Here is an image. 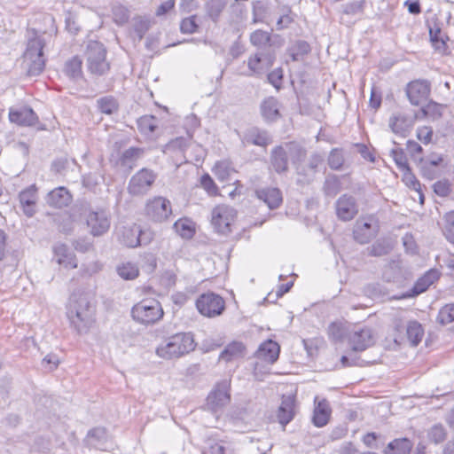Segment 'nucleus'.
Listing matches in <instances>:
<instances>
[{
  "label": "nucleus",
  "instance_id": "obj_1",
  "mask_svg": "<svg viewBox=\"0 0 454 454\" xmlns=\"http://www.w3.org/2000/svg\"><path fill=\"white\" fill-rule=\"evenodd\" d=\"M94 309L90 295L87 293H74L67 307V317L72 326L79 333H86L93 322Z\"/></svg>",
  "mask_w": 454,
  "mask_h": 454
},
{
  "label": "nucleus",
  "instance_id": "obj_2",
  "mask_svg": "<svg viewBox=\"0 0 454 454\" xmlns=\"http://www.w3.org/2000/svg\"><path fill=\"white\" fill-rule=\"evenodd\" d=\"M195 346L191 333H179L162 341L156 348V355L166 360L178 358L194 350Z\"/></svg>",
  "mask_w": 454,
  "mask_h": 454
},
{
  "label": "nucleus",
  "instance_id": "obj_3",
  "mask_svg": "<svg viewBox=\"0 0 454 454\" xmlns=\"http://www.w3.org/2000/svg\"><path fill=\"white\" fill-rule=\"evenodd\" d=\"M71 217L74 221L78 217L85 219L90 233L94 237L104 235L110 228V217L104 209H92L88 204H81L73 209Z\"/></svg>",
  "mask_w": 454,
  "mask_h": 454
},
{
  "label": "nucleus",
  "instance_id": "obj_4",
  "mask_svg": "<svg viewBox=\"0 0 454 454\" xmlns=\"http://www.w3.org/2000/svg\"><path fill=\"white\" fill-rule=\"evenodd\" d=\"M131 317L139 325L150 326L160 322L164 316L160 302L155 298H145L131 308Z\"/></svg>",
  "mask_w": 454,
  "mask_h": 454
},
{
  "label": "nucleus",
  "instance_id": "obj_5",
  "mask_svg": "<svg viewBox=\"0 0 454 454\" xmlns=\"http://www.w3.org/2000/svg\"><path fill=\"white\" fill-rule=\"evenodd\" d=\"M85 56L88 70L91 74L103 75L110 69V64L106 60V50L101 43L98 41L88 42Z\"/></svg>",
  "mask_w": 454,
  "mask_h": 454
},
{
  "label": "nucleus",
  "instance_id": "obj_6",
  "mask_svg": "<svg viewBox=\"0 0 454 454\" xmlns=\"http://www.w3.org/2000/svg\"><path fill=\"white\" fill-rule=\"evenodd\" d=\"M44 42L40 36H35L27 42L24 53V63L29 75H38L45 66V59L43 53Z\"/></svg>",
  "mask_w": 454,
  "mask_h": 454
},
{
  "label": "nucleus",
  "instance_id": "obj_7",
  "mask_svg": "<svg viewBox=\"0 0 454 454\" xmlns=\"http://www.w3.org/2000/svg\"><path fill=\"white\" fill-rule=\"evenodd\" d=\"M236 217L235 209L228 205H218L211 213V223L218 233L228 234Z\"/></svg>",
  "mask_w": 454,
  "mask_h": 454
},
{
  "label": "nucleus",
  "instance_id": "obj_8",
  "mask_svg": "<svg viewBox=\"0 0 454 454\" xmlns=\"http://www.w3.org/2000/svg\"><path fill=\"white\" fill-rule=\"evenodd\" d=\"M196 307L199 312L207 317L220 316L224 309V300L214 293L201 294L196 301Z\"/></svg>",
  "mask_w": 454,
  "mask_h": 454
},
{
  "label": "nucleus",
  "instance_id": "obj_9",
  "mask_svg": "<svg viewBox=\"0 0 454 454\" xmlns=\"http://www.w3.org/2000/svg\"><path fill=\"white\" fill-rule=\"evenodd\" d=\"M415 114L398 111L390 115L387 125L394 134L405 137L411 132L415 123Z\"/></svg>",
  "mask_w": 454,
  "mask_h": 454
},
{
  "label": "nucleus",
  "instance_id": "obj_10",
  "mask_svg": "<svg viewBox=\"0 0 454 454\" xmlns=\"http://www.w3.org/2000/svg\"><path fill=\"white\" fill-rule=\"evenodd\" d=\"M156 174L148 168H142L136 173L129 184V192L132 195H143L146 193L156 179Z\"/></svg>",
  "mask_w": 454,
  "mask_h": 454
},
{
  "label": "nucleus",
  "instance_id": "obj_11",
  "mask_svg": "<svg viewBox=\"0 0 454 454\" xmlns=\"http://www.w3.org/2000/svg\"><path fill=\"white\" fill-rule=\"evenodd\" d=\"M146 215L155 222H162L171 215L170 201L163 197H155L145 207Z\"/></svg>",
  "mask_w": 454,
  "mask_h": 454
},
{
  "label": "nucleus",
  "instance_id": "obj_12",
  "mask_svg": "<svg viewBox=\"0 0 454 454\" xmlns=\"http://www.w3.org/2000/svg\"><path fill=\"white\" fill-rule=\"evenodd\" d=\"M348 341L354 351H364L374 342L372 330L356 326L348 334Z\"/></svg>",
  "mask_w": 454,
  "mask_h": 454
},
{
  "label": "nucleus",
  "instance_id": "obj_13",
  "mask_svg": "<svg viewBox=\"0 0 454 454\" xmlns=\"http://www.w3.org/2000/svg\"><path fill=\"white\" fill-rule=\"evenodd\" d=\"M378 232V224L372 219H358L354 226V238L360 244H366Z\"/></svg>",
  "mask_w": 454,
  "mask_h": 454
},
{
  "label": "nucleus",
  "instance_id": "obj_14",
  "mask_svg": "<svg viewBox=\"0 0 454 454\" xmlns=\"http://www.w3.org/2000/svg\"><path fill=\"white\" fill-rule=\"evenodd\" d=\"M296 414V398L294 395H283L277 411L278 423L285 428Z\"/></svg>",
  "mask_w": 454,
  "mask_h": 454
},
{
  "label": "nucleus",
  "instance_id": "obj_15",
  "mask_svg": "<svg viewBox=\"0 0 454 454\" xmlns=\"http://www.w3.org/2000/svg\"><path fill=\"white\" fill-rule=\"evenodd\" d=\"M335 207L338 218L342 221H350L358 213L355 198L348 194H344L337 200Z\"/></svg>",
  "mask_w": 454,
  "mask_h": 454
},
{
  "label": "nucleus",
  "instance_id": "obj_16",
  "mask_svg": "<svg viewBox=\"0 0 454 454\" xmlns=\"http://www.w3.org/2000/svg\"><path fill=\"white\" fill-rule=\"evenodd\" d=\"M410 102L414 106L420 105L430 94V83L427 81H414L408 84L406 90Z\"/></svg>",
  "mask_w": 454,
  "mask_h": 454
},
{
  "label": "nucleus",
  "instance_id": "obj_17",
  "mask_svg": "<svg viewBox=\"0 0 454 454\" xmlns=\"http://www.w3.org/2000/svg\"><path fill=\"white\" fill-rule=\"evenodd\" d=\"M9 120L20 126H34L38 122V116L32 108L22 106L20 108H11Z\"/></svg>",
  "mask_w": 454,
  "mask_h": 454
},
{
  "label": "nucleus",
  "instance_id": "obj_18",
  "mask_svg": "<svg viewBox=\"0 0 454 454\" xmlns=\"http://www.w3.org/2000/svg\"><path fill=\"white\" fill-rule=\"evenodd\" d=\"M142 231L137 224L122 226L117 231L118 240L128 247H136L140 245Z\"/></svg>",
  "mask_w": 454,
  "mask_h": 454
},
{
  "label": "nucleus",
  "instance_id": "obj_19",
  "mask_svg": "<svg viewBox=\"0 0 454 454\" xmlns=\"http://www.w3.org/2000/svg\"><path fill=\"white\" fill-rule=\"evenodd\" d=\"M37 199V189L34 184L20 192V204L27 217H32L35 214Z\"/></svg>",
  "mask_w": 454,
  "mask_h": 454
},
{
  "label": "nucleus",
  "instance_id": "obj_20",
  "mask_svg": "<svg viewBox=\"0 0 454 454\" xmlns=\"http://www.w3.org/2000/svg\"><path fill=\"white\" fill-rule=\"evenodd\" d=\"M230 402V395L228 393L227 385L225 383L219 384L207 398V406L213 411L223 408Z\"/></svg>",
  "mask_w": 454,
  "mask_h": 454
},
{
  "label": "nucleus",
  "instance_id": "obj_21",
  "mask_svg": "<svg viewBox=\"0 0 454 454\" xmlns=\"http://www.w3.org/2000/svg\"><path fill=\"white\" fill-rule=\"evenodd\" d=\"M280 107L281 105L279 101L270 96L261 103L260 112L265 121L273 122L281 117Z\"/></svg>",
  "mask_w": 454,
  "mask_h": 454
},
{
  "label": "nucleus",
  "instance_id": "obj_22",
  "mask_svg": "<svg viewBox=\"0 0 454 454\" xmlns=\"http://www.w3.org/2000/svg\"><path fill=\"white\" fill-rule=\"evenodd\" d=\"M71 193L67 188L63 186L53 189L47 194L46 197L47 204L57 208L67 207L71 203Z\"/></svg>",
  "mask_w": 454,
  "mask_h": 454
},
{
  "label": "nucleus",
  "instance_id": "obj_23",
  "mask_svg": "<svg viewBox=\"0 0 454 454\" xmlns=\"http://www.w3.org/2000/svg\"><path fill=\"white\" fill-rule=\"evenodd\" d=\"M54 257L58 264L65 268H77L75 254L69 251L67 245L59 243L53 247Z\"/></svg>",
  "mask_w": 454,
  "mask_h": 454
},
{
  "label": "nucleus",
  "instance_id": "obj_24",
  "mask_svg": "<svg viewBox=\"0 0 454 454\" xmlns=\"http://www.w3.org/2000/svg\"><path fill=\"white\" fill-rule=\"evenodd\" d=\"M257 198L262 200L270 209L278 208L282 203L283 198L278 188H262L255 192Z\"/></svg>",
  "mask_w": 454,
  "mask_h": 454
},
{
  "label": "nucleus",
  "instance_id": "obj_25",
  "mask_svg": "<svg viewBox=\"0 0 454 454\" xmlns=\"http://www.w3.org/2000/svg\"><path fill=\"white\" fill-rule=\"evenodd\" d=\"M331 416V408L326 400L317 401V397L315 399V409L313 412L312 422L317 427L325 426Z\"/></svg>",
  "mask_w": 454,
  "mask_h": 454
},
{
  "label": "nucleus",
  "instance_id": "obj_26",
  "mask_svg": "<svg viewBox=\"0 0 454 454\" xmlns=\"http://www.w3.org/2000/svg\"><path fill=\"white\" fill-rule=\"evenodd\" d=\"M279 351V345L272 340H268L260 345L256 352V356L273 364L278 360Z\"/></svg>",
  "mask_w": 454,
  "mask_h": 454
},
{
  "label": "nucleus",
  "instance_id": "obj_27",
  "mask_svg": "<svg viewBox=\"0 0 454 454\" xmlns=\"http://www.w3.org/2000/svg\"><path fill=\"white\" fill-rule=\"evenodd\" d=\"M246 355V347L240 341H232L228 344L220 354V360L231 362L240 359Z\"/></svg>",
  "mask_w": 454,
  "mask_h": 454
},
{
  "label": "nucleus",
  "instance_id": "obj_28",
  "mask_svg": "<svg viewBox=\"0 0 454 454\" xmlns=\"http://www.w3.org/2000/svg\"><path fill=\"white\" fill-rule=\"evenodd\" d=\"M288 159L290 158L285 146H278L271 153V164L278 173H282L287 170Z\"/></svg>",
  "mask_w": 454,
  "mask_h": 454
},
{
  "label": "nucleus",
  "instance_id": "obj_29",
  "mask_svg": "<svg viewBox=\"0 0 454 454\" xmlns=\"http://www.w3.org/2000/svg\"><path fill=\"white\" fill-rule=\"evenodd\" d=\"M413 447V443L408 438H398L390 442L384 454H410Z\"/></svg>",
  "mask_w": 454,
  "mask_h": 454
},
{
  "label": "nucleus",
  "instance_id": "obj_30",
  "mask_svg": "<svg viewBox=\"0 0 454 454\" xmlns=\"http://www.w3.org/2000/svg\"><path fill=\"white\" fill-rule=\"evenodd\" d=\"M272 64L270 58L262 57V54L256 53L254 57H250L247 61V66L252 74H262Z\"/></svg>",
  "mask_w": 454,
  "mask_h": 454
},
{
  "label": "nucleus",
  "instance_id": "obj_31",
  "mask_svg": "<svg viewBox=\"0 0 454 454\" xmlns=\"http://www.w3.org/2000/svg\"><path fill=\"white\" fill-rule=\"evenodd\" d=\"M440 277V273L436 270H428L421 277L413 287V294H419L425 292L432 284H434Z\"/></svg>",
  "mask_w": 454,
  "mask_h": 454
},
{
  "label": "nucleus",
  "instance_id": "obj_32",
  "mask_svg": "<svg viewBox=\"0 0 454 454\" xmlns=\"http://www.w3.org/2000/svg\"><path fill=\"white\" fill-rule=\"evenodd\" d=\"M118 275L124 280H133L139 275L138 266L130 262H121L116 268Z\"/></svg>",
  "mask_w": 454,
  "mask_h": 454
},
{
  "label": "nucleus",
  "instance_id": "obj_33",
  "mask_svg": "<svg viewBox=\"0 0 454 454\" xmlns=\"http://www.w3.org/2000/svg\"><path fill=\"white\" fill-rule=\"evenodd\" d=\"M406 333L411 344L412 346H417L422 340L424 330L419 322L411 321L407 325Z\"/></svg>",
  "mask_w": 454,
  "mask_h": 454
},
{
  "label": "nucleus",
  "instance_id": "obj_34",
  "mask_svg": "<svg viewBox=\"0 0 454 454\" xmlns=\"http://www.w3.org/2000/svg\"><path fill=\"white\" fill-rule=\"evenodd\" d=\"M213 172L218 180L224 182L230 179L234 168L230 161L221 160L215 163Z\"/></svg>",
  "mask_w": 454,
  "mask_h": 454
},
{
  "label": "nucleus",
  "instance_id": "obj_35",
  "mask_svg": "<svg viewBox=\"0 0 454 454\" xmlns=\"http://www.w3.org/2000/svg\"><path fill=\"white\" fill-rule=\"evenodd\" d=\"M82 60L79 57H73L66 62L65 73L72 79H78L82 77Z\"/></svg>",
  "mask_w": 454,
  "mask_h": 454
},
{
  "label": "nucleus",
  "instance_id": "obj_36",
  "mask_svg": "<svg viewBox=\"0 0 454 454\" xmlns=\"http://www.w3.org/2000/svg\"><path fill=\"white\" fill-rule=\"evenodd\" d=\"M447 106L438 104L436 102L431 101L427 106L422 108V112L425 116L432 119L438 120L442 116L443 112L446 110Z\"/></svg>",
  "mask_w": 454,
  "mask_h": 454
},
{
  "label": "nucleus",
  "instance_id": "obj_37",
  "mask_svg": "<svg viewBox=\"0 0 454 454\" xmlns=\"http://www.w3.org/2000/svg\"><path fill=\"white\" fill-rule=\"evenodd\" d=\"M454 322V303H448L442 307L436 317V323L446 325Z\"/></svg>",
  "mask_w": 454,
  "mask_h": 454
},
{
  "label": "nucleus",
  "instance_id": "obj_38",
  "mask_svg": "<svg viewBox=\"0 0 454 454\" xmlns=\"http://www.w3.org/2000/svg\"><path fill=\"white\" fill-rule=\"evenodd\" d=\"M98 106L102 113L112 114L118 110L119 105L114 97L106 96L98 100Z\"/></svg>",
  "mask_w": 454,
  "mask_h": 454
},
{
  "label": "nucleus",
  "instance_id": "obj_39",
  "mask_svg": "<svg viewBox=\"0 0 454 454\" xmlns=\"http://www.w3.org/2000/svg\"><path fill=\"white\" fill-rule=\"evenodd\" d=\"M176 231L184 239H191L194 234L192 223L187 219H180L174 224Z\"/></svg>",
  "mask_w": 454,
  "mask_h": 454
},
{
  "label": "nucleus",
  "instance_id": "obj_40",
  "mask_svg": "<svg viewBox=\"0 0 454 454\" xmlns=\"http://www.w3.org/2000/svg\"><path fill=\"white\" fill-rule=\"evenodd\" d=\"M138 129L144 134L149 135L155 131L157 120L154 116L145 115L137 121Z\"/></svg>",
  "mask_w": 454,
  "mask_h": 454
},
{
  "label": "nucleus",
  "instance_id": "obj_41",
  "mask_svg": "<svg viewBox=\"0 0 454 454\" xmlns=\"http://www.w3.org/2000/svg\"><path fill=\"white\" fill-rule=\"evenodd\" d=\"M103 269V264L98 260L85 262L81 266V275L84 277H91Z\"/></svg>",
  "mask_w": 454,
  "mask_h": 454
},
{
  "label": "nucleus",
  "instance_id": "obj_42",
  "mask_svg": "<svg viewBox=\"0 0 454 454\" xmlns=\"http://www.w3.org/2000/svg\"><path fill=\"white\" fill-rule=\"evenodd\" d=\"M390 155L400 171L404 172L410 169L406 155L402 149L393 148L390 151Z\"/></svg>",
  "mask_w": 454,
  "mask_h": 454
},
{
  "label": "nucleus",
  "instance_id": "obj_43",
  "mask_svg": "<svg viewBox=\"0 0 454 454\" xmlns=\"http://www.w3.org/2000/svg\"><path fill=\"white\" fill-rule=\"evenodd\" d=\"M446 434L445 428L440 424L433 426L427 433L429 440L435 444L443 442L446 438Z\"/></svg>",
  "mask_w": 454,
  "mask_h": 454
},
{
  "label": "nucleus",
  "instance_id": "obj_44",
  "mask_svg": "<svg viewBox=\"0 0 454 454\" xmlns=\"http://www.w3.org/2000/svg\"><path fill=\"white\" fill-rule=\"evenodd\" d=\"M285 148L293 163H296L305 157V151L294 143L286 144Z\"/></svg>",
  "mask_w": 454,
  "mask_h": 454
},
{
  "label": "nucleus",
  "instance_id": "obj_45",
  "mask_svg": "<svg viewBox=\"0 0 454 454\" xmlns=\"http://www.w3.org/2000/svg\"><path fill=\"white\" fill-rule=\"evenodd\" d=\"M133 27L138 39L141 40L150 27V21L145 17H135L133 19Z\"/></svg>",
  "mask_w": 454,
  "mask_h": 454
},
{
  "label": "nucleus",
  "instance_id": "obj_46",
  "mask_svg": "<svg viewBox=\"0 0 454 454\" xmlns=\"http://www.w3.org/2000/svg\"><path fill=\"white\" fill-rule=\"evenodd\" d=\"M129 18V13L126 7L122 5H115L113 7V19L117 25H124L128 22Z\"/></svg>",
  "mask_w": 454,
  "mask_h": 454
},
{
  "label": "nucleus",
  "instance_id": "obj_47",
  "mask_svg": "<svg viewBox=\"0 0 454 454\" xmlns=\"http://www.w3.org/2000/svg\"><path fill=\"white\" fill-rule=\"evenodd\" d=\"M247 140L253 145L259 146H266L271 143L270 137L266 131H254L252 132Z\"/></svg>",
  "mask_w": 454,
  "mask_h": 454
},
{
  "label": "nucleus",
  "instance_id": "obj_48",
  "mask_svg": "<svg viewBox=\"0 0 454 454\" xmlns=\"http://www.w3.org/2000/svg\"><path fill=\"white\" fill-rule=\"evenodd\" d=\"M344 163V157L342 152L337 148L331 151L328 157V164L332 169H340Z\"/></svg>",
  "mask_w": 454,
  "mask_h": 454
},
{
  "label": "nucleus",
  "instance_id": "obj_49",
  "mask_svg": "<svg viewBox=\"0 0 454 454\" xmlns=\"http://www.w3.org/2000/svg\"><path fill=\"white\" fill-rule=\"evenodd\" d=\"M444 219L443 234L450 242L454 243V211L446 214Z\"/></svg>",
  "mask_w": 454,
  "mask_h": 454
},
{
  "label": "nucleus",
  "instance_id": "obj_50",
  "mask_svg": "<svg viewBox=\"0 0 454 454\" xmlns=\"http://www.w3.org/2000/svg\"><path fill=\"white\" fill-rule=\"evenodd\" d=\"M430 37L432 44L434 47V49L441 53H444L447 47L444 36L442 34L441 30L438 29L435 32L430 30Z\"/></svg>",
  "mask_w": 454,
  "mask_h": 454
},
{
  "label": "nucleus",
  "instance_id": "obj_51",
  "mask_svg": "<svg viewBox=\"0 0 454 454\" xmlns=\"http://www.w3.org/2000/svg\"><path fill=\"white\" fill-rule=\"evenodd\" d=\"M328 334L335 341L341 340L346 334V329L341 323L334 322L329 325Z\"/></svg>",
  "mask_w": 454,
  "mask_h": 454
},
{
  "label": "nucleus",
  "instance_id": "obj_52",
  "mask_svg": "<svg viewBox=\"0 0 454 454\" xmlns=\"http://www.w3.org/2000/svg\"><path fill=\"white\" fill-rule=\"evenodd\" d=\"M250 41L254 46H265L270 42V34L262 30H256L252 33Z\"/></svg>",
  "mask_w": 454,
  "mask_h": 454
},
{
  "label": "nucleus",
  "instance_id": "obj_53",
  "mask_svg": "<svg viewBox=\"0 0 454 454\" xmlns=\"http://www.w3.org/2000/svg\"><path fill=\"white\" fill-rule=\"evenodd\" d=\"M224 6H225L224 3L221 0H210L207 3L208 15L214 20H215L219 17L220 13L223 10Z\"/></svg>",
  "mask_w": 454,
  "mask_h": 454
},
{
  "label": "nucleus",
  "instance_id": "obj_54",
  "mask_svg": "<svg viewBox=\"0 0 454 454\" xmlns=\"http://www.w3.org/2000/svg\"><path fill=\"white\" fill-rule=\"evenodd\" d=\"M200 184L210 196L217 194L218 188L208 174H205L201 176Z\"/></svg>",
  "mask_w": 454,
  "mask_h": 454
},
{
  "label": "nucleus",
  "instance_id": "obj_55",
  "mask_svg": "<svg viewBox=\"0 0 454 454\" xmlns=\"http://www.w3.org/2000/svg\"><path fill=\"white\" fill-rule=\"evenodd\" d=\"M144 151L140 148L130 147L127 149L122 154V161L124 164H129V161L136 160L143 155Z\"/></svg>",
  "mask_w": 454,
  "mask_h": 454
},
{
  "label": "nucleus",
  "instance_id": "obj_56",
  "mask_svg": "<svg viewBox=\"0 0 454 454\" xmlns=\"http://www.w3.org/2000/svg\"><path fill=\"white\" fill-rule=\"evenodd\" d=\"M66 28L71 34H77L80 30V25L78 24L77 17L72 12H67L65 18Z\"/></svg>",
  "mask_w": 454,
  "mask_h": 454
},
{
  "label": "nucleus",
  "instance_id": "obj_57",
  "mask_svg": "<svg viewBox=\"0 0 454 454\" xmlns=\"http://www.w3.org/2000/svg\"><path fill=\"white\" fill-rule=\"evenodd\" d=\"M434 132L430 127H420L417 129L418 139L425 145H428L432 141Z\"/></svg>",
  "mask_w": 454,
  "mask_h": 454
},
{
  "label": "nucleus",
  "instance_id": "obj_58",
  "mask_svg": "<svg viewBox=\"0 0 454 454\" xmlns=\"http://www.w3.org/2000/svg\"><path fill=\"white\" fill-rule=\"evenodd\" d=\"M450 191V184L448 180H440L434 184V192L441 197L448 196Z\"/></svg>",
  "mask_w": 454,
  "mask_h": 454
},
{
  "label": "nucleus",
  "instance_id": "obj_59",
  "mask_svg": "<svg viewBox=\"0 0 454 454\" xmlns=\"http://www.w3.org/2000/svg\"><path fill=\"white\" fill-rule=\"evenodd\" d=\"M197 27L195 16L184 19L180 25V29L184 34H192L196 31Z\"/></svg>",
  "mask_w": 454,
  "mask_h": 454
},
{
  "label": "nucleus",
  "instance_id": "obj_60",
  "mask_svg": "<svg viewBox=\"0 0 454 454\" xmlns=\"http://www.w3.org/2000/svg\"><path fill=\"white\" fill-rule=\"evenodd\" d=\"M212 454H239L237 450L232 444L223 445L221 443H215L211 446Z\"/></svg>",
  "mask_w": 454,
  "mask_h": 454
},
{
  "label": "nucleus",
  "instance_id": "obj_61",
  "mask_svg": "<svg viewBox=\"0 0 454 454\" xmlns=\"http://www.w3.org/2000/svg\"><path fill=\"white\" fill-rule=\"evenodd\" d=\"M403 181L406 185L410 187L413 191H419L421 187V184L419 180L416 179L414 175L411 172V168L408 171L403 172Z\"/></svg>",
  "mask_w": 454,
  "mask_h": 454
},
{
  "label": "nucleus",
  "instance_id": "obj_62",
  "mask_svg": "<svg viewBox=\"0 0 454 454\" xmlns=\"http://www.w3.org/2000/svg\"><path fill=\"white\" fill-rule=\"evenodd\" d=\"M283 71L281 68L273 70L268 74V80L277 90H279L282 84Z\"/></svg>",
  "mask_w": 454,
  "mask_h": 454
},
{
  "label": "nucleus",
  "instance_id": "obj_63",
  "mask_svg": "<svg viewBox=\"0 0 454 454\" xmlns=\"http://www.w3.org/2000/svg\"><path fill=\"white\" fill-rule=\"evenodd\" d=\"M188 145V140L184 137H176L166 145V150L184 151Z\"/></svg>",
  "mask_w": 454,
  "mask_h": 454
},
{
  "label": "nucleus",
  "instance_id": "obj_64",
  "mask_svg": "<svg viewBox=\"0 0 454 454\" xmlns=\"http://www.w3.org/2000/svg\"><path fill=\"white\" fill-rule=\"evenodd\" d=\"M407 148L411 156L421 160L422 147L415 141H408Z\"/></svg>",
  "mask_w": 454,
  "mask_h": 454
}]
</instances>
